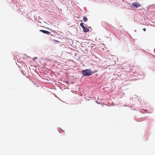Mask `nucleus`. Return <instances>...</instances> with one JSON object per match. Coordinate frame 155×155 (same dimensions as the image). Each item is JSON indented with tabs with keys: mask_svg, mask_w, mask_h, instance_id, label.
Segmentation results:
<instances>
[{
	"mask_svg": "<svg viewBox=\"0 0 155 155\" xmlns=\"http://www.w3.org/2000/svg\"><path fill=\"white\" fill-rule=\"evenodd\" d=\"M84 23L83 22H81L80 24V25L82 28L84 27Z\"/></svg>",
	"mask_w": 155,
	"mask_h": 155,
	"instance_id": "obj_6",
	"label": "nucleus"
},
{
	"mask_svg": "<svg viewBox=\"0 0 155 155\" xmlns=\"http://www.w3.org/2000/svg\"><path fill=\"white\" fill-rule=\"evenodd\" d=\"M134 19H135V20H136V21H137L138 22V20H137V19H135V18H136V16H135L134 17Z\"/></svg>",
	"mask_w": 155,
	"mask_h": 155,
	"instance_id": "obj_12",
	"label": "nucleus"
},
{
	"mask_svg": "<svg viewBox=\"0 0 155 155\" xmlns=\"http://www.w3.org/2000/svg\"><path fill=\"white\" fill-rule=\"evenodd\" d=\"M141 5L138 2H134L132 4V6L137 8L140 6Z\"/></svg>",
	"mask_w": 155,
	"mask_h": 155,
	"instance_id": "obj_2",
	"label": "nucleus"
},
{
	"mask_svg": "<svg viewBox=\"0 0 155 155\" xmlns=\"http://www.w3.org/2000/svg\"><path fill=\"white\" fill-rule=\"evenodd\" d=\"M55 41L57 42H59V41H57V40H56V41Z\"/></svg>",
	"mask_w": 155,
	"mask_h": 155,
	"instance_id": "obj_14",
	"label": "nucleus"
},
{
	"mask_svg": "<svg viewBox=\"0 0 155 155\" xmlns=\"http://www.w3.org/2000/svg\"><path fill=\"white\" fill-rule=\"evenodd\" d=\"M91 72L92 73H91V75L92 74H93L95 73H96L97 72V71L96 70H94V71H92L91 70Z\"/></svg>",
	"mask_w": 155,
	"mask_h": 155,
	"instance_id": "obj_7",
	"label": "nucleus"
},
{
	"mask_svg": "<svg viewBox=\"0 0 155 155\" xmlns=\"http://www.w3.org/2000/svg\"><path fill=\"white\" fill-rule=\"evenodd\" d=\"M36 59H37V57H35L34 58L33 60H35Z\"/></svg>",
	"mask_w": 155,
	"mask_h": 155,
	"instance_id": "obj_11",
	"label": "nucleus"
},
{
	"mask_svg": "<svg viewBox=\"0 0 155 155\" xmlns=\"http://www.w3.org/2000/svg\"><path fill=\"white\" fill-rule=\"evenodd\" d=\"M83 20L84 22H86L87 21L88 19L86 17L84 16L83 18Z\"/></svg>",
	"mask_w": 155,
	"mask_h": 155,
	"instance_id": "obj_5",
	"label": "nucleus"
},
{
	"mask_svg": "<svg viewBox=\"0 0 155 155\" xmlns=\"http://www.w3.org/2000/svg\"><path fill=\"white\" fill-rule=\"evenodd\" d=\"M95 102H96L97 104H101L100 103H99L98 101H95Z\"/></svg>",
	"mask_w": 155,
	"mask_h": 155,
	"instance_id": "obj_9",
	"label": "nucleus"
},
{
	"mask_svg": "<svg viewBox=\"0 0 155 155\" xmlns=\"http://www.w3.org/2000/svg\"><path fill=\"white\" fill-rule=\"evenodd\" d=\"M134 97H135V98H137V96L136 95H134Z\"/></svg>",
	"mask_w": 155,
	"mask_h": 155,
	"instance_id": "obj_13",
	"label": "nucleus"
},
{
	"mask_svg": "<svg viewBox=\"0 0 155 155\" xmlns=\"http://www.w3.org/2000/svg\"><path fill=\"white\" fill-rule=\"evenodd\" d=\"M40 32H41L44 34H46L47 35H49L50 33H51L50 32L48 31L44 30H39Z\"/></svg>",
	"mask_w": 155,
	"mask_h": 155,
	"instance_id": "obj_3",
	"label": "nucleus"
},
{
	"mask_svg": "<svg viewBox=\"0 0 155 155\" xmlns=\"http://www.w3.org/2000/svg\"><path fill=\"white\" fill-rule=\"evenodd\" d=\"M146 29L145 28H143V30L144 31H146Z\"/></svg>",
	"mask_w": 155,
	"mask_h": 155,
	"instance_id": "obj_10",
	"label": "nucleus"
},
{
	"mask_svg": "<svg viewBox=\"0 0 155 155\" xmlns=\"http://www.w3.org/2000/svg\"><path fill=\"white\" fill-rule=\"evenodd\" d=\"M83 31L84 32H87L89 31V29L87 27L84 26L83 28Z\"/></svg>",
	"mask_w": 155,
	"mask_h": 155,
	"instance_id": "obj_4",
	"label": "nucleus"
},
{
	"mask_svg": "<svg viewBox=\"0 0 155 155\" xmlns=\"http://www.w3.org/2000/svg\"><path fill=\"white\" fill-rule=\"evenodd\" d=\"M92 73L91 70L90 69H87L81 71V73L83 76L88 77L91 75V73Z\"/></svg>",
	"mask_w": 155,
	"mask_h": 155,
	"instance_id": "obj_1",
	"label": "nucleus"
},
{
	"mask_svg": "<svg viewBox=\"0 0 155 155\" xmlns=\"http://www.w3.org/2000/svg\"><path fill=\"white\" fill-rule=\"evenodd\" d=\"M29 57L28 56L25 55V56H24V57H23V58H27Z\"/></svg>",
	"mask_w": 155,
	"mask_h": 155,
	"instance_id": "obj_8",
	"label": "nucleus"
}]
</instances>
